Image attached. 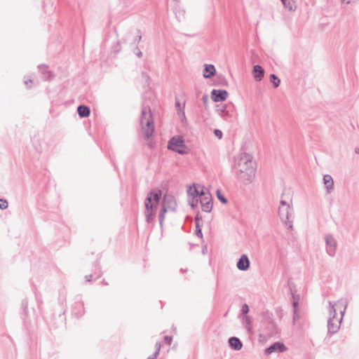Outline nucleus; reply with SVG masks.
<instances>
[{
	"label": "nucleus",
	"mask_w": 359,
	"mask_h": 359,
	"mask_svg": "<svg viewBox=\"0 0 359 359\" xmlns=\"http://www.w3.org/2000/svg\"><path fill=\"white\" fill-rule=\"evenodd\" d=\"M32 83V79H29V80H25V84L26 86H27V85H28V83Z\"/></svg>",
	"instance_id": "42"
},
{
	"label": "nucleus",
	"mask_w": 359,
	"mask_h": 359,
	"mask_svg": "<svg viewBox=\"0 0 359 359\" xmlns=\"http://www.w3.org/2000/svg\"><path fill=\"white\" fill-rule=\"evenodd\" d=\"M229 345L234 351H240L243 347L241 339L236 337H231L229 339Z\"/></svg>",
	"instance_id": "16"
},
{
	"label": "nucleus",
	"mask_w": 359,
	"mask_h": 359,
	"mask_svg": "<svg viewBox=\"0 0 359 359\" xmlns=\"http://www.w3.org/2000/svg\"><path fill=\"white\" fill-rule=\"evenodd\" d=\"M293 215L294 208L292 199L287 201L283 198V195H282L278 206V215L283 224L291 229L293 227Z\"/></svg>",
	"instance_id": "3"
},
{
	"label": "nucleus",
	"mask_w": 359,
	"mask_h": 359,
	"mask_svg": "<svg viewBox=\"0 0 359 359\" xmlns=\"http://www.w3.org/2000/svg\"><path fill=\"white\" fill-rule=\"evenodd\" d=\"M39 70L43 74V79L46 81H50L54 77L53 74L47 69V67L45 65H40L38 66Z\"/></svg>",
	"instance_id": "18"
},
{
	"label": "nucleus",
	"mask_w": 359,
	"mask_h": 359,
	"mask_svg": "<svg viewBox=\"0 0 359 359\" xmlns=\"http://www.w3.org/2000/svg\"><path fill=\"white\" fill-rule=\"evenodd\" d=\"M234 172L236 178L245 184H250L253 182L256 168L250 154L247 153L241 154L234 166Z\"/></svg>",
	"instance_id": "1"
},
{
	"label": "nucleus",
	"mask_w": 359,
	"mask_h": 359,
	"mask_svg": "<svg viewBox=\"0 0 359 359\" xmlns=\"http://www.w3.org/2000/svg\"><path fill=\"white\" fill-rule=\"evenodd\" d=\"M202 99H203V102L206 103L208 100V95H205L203 96Z\"/></svg>",
	"instance_id": "40"
},
{
	"label": "nucleus",
	"mask_w": 359,
	"mask_h": 359,
	"mask_svg": "<svg viewBox=\"0 0 359 359\" xmlns=\"http://www.w3.org/2000/svg\"><path fill=\"white\" fill-rule=\"evenodd\" d=\"M143 76H145V77H148V75L144 74V73H143Z\"/></svg>",
	"instance_id": "48"
},
{
	"label": "nucleus",
	"mask_w": 359,
	"mask_h": 359,
	"mask_svg": "<svg viewBox=\"0 0 359 359\" xmlns=\"http://www.w3.org/2000/svg\"><path fill=\"white\" fill-rule=\"evenodd\" d=\"M202 252H203V254H205V252H206V247H205V248H203Z\"/></svg>",
	"instance_id": "47"
},
{
	"label": "nucleus",
	"mask_w": 359,
	"mask_h": 359,
	"mask_svg": "<svg viewBox=\"0 0 359 359\" xmlns=\"http://www.w3.org/2000/svg\"><path fill=\"white\" fill-rule=\"evenodd\" d=\"M344 316H332L327 320L328 333L334 334L340 327Z\"/></svg>",
	"instance_id": "8"
},
{
	"label": "nucleus",
	"mask_w": 359,
	"mask_h": 359,
	"mask_svg": "<svg viewBox=\"0 0 359 359\" xmlns=\"http://www.w3.org/2000/svg\"><path fill=\"white\" fill-rule=\"evenodd\" d=\"M214 134L219 139H221L222 137V132L219 129H215L214 130Z\"/></svg>",
	"instance_id": "35"
},
{
	"label": "nucleus",
	"mask_w": 359,
	"mask_h": 359,
	"mask_svg": "<svg viewBox=\"0 0 359 359\" xmlns=\"http://www.w3.org/2000/svg\"><path fill=\"white\" fill-rule=\"evenodd\" d=\"M102 283L104 285H108V283H107V282H106L104 280H103L102 281Z\"/></svg>",
	"instance_id": "45"
},
{
	"label": "nucleus",
	"mask_w": 359,
	"mask_h": 359,
	"mask_svg": "<svg viewBox=\"0 0 359 359\" xmlns=\"http://www.w3.org/2000/svg\"><path fill=\"white\" fill-rule=\"evenodd\" d=\"M216 74V69L213 65H205L203 76L210 79Z\"/></svg>",
	"instance_id": "19"
},
{
	"label": "nucleus",
	"mask_w": 359,
	"mask_h": 359,
	"mask_svg": "<svg viewBox=\"0 0 359 359\" xmlns=\"http://www.w3.org/2000/svg\"><path fill=\"white\" fill-rule=\"evenodd\" d=\"M137 55L139 57H142V53L140 50H138V51H137Z\"/></svg>",
	"instance_id": "43"
},
{
	"label": "nucleus",
	"mask_w": 359,
	"mask_h": 359,
	"mask_svg": "<svg viewBox=\"0 0 359 359\" xmlns=\"http://www.w3.org/2000/svg\"><path fill=\"white\" fill-rule=\"evenodd\" d=\"M162 207L165 210H170L175 211L177 208V203L175 198L172 196L165 195L163 198Z\"/></svg>",
	"instance_id": "14"
},
{
	"label": "nucleus",
	"mask_w": 359,
	"mask_h": 359,
	"mask_svg": "<svg viewBox=\"0 0 359 359\" xmlns=\"http://www.w3.org/2000/svg\"><path fill=\"white\" fill-rule=\"evenodd\" d=\"M325 243L327 245V253L330 257H334L337 250V241L332 235H327L325 236Z\"/></svg>",
	"instance_id": "9"
},
{
	"label": "nucleus",
	"mask_w": 359,
	"mask_h": 359,
	"mask_svg": "<svg viewBox=\"0 0 359 359\" xmlns=\"http://www.w3.org/2000/svg\"><path fill=\"white\" fill-rule=\"evenodd\" d=\"M241 314H248V312H249V307H248V306L246 304H244L242 306V308L241 309Z\"/></svg>",
	"instance_id": "33"
},
{
	"label": "nucleus",
	"mask_w": 359,
	"mask_h": 359,
	"mask_svg": "<svg viewBox=\"0 0 359 359\" xmlns=\"http://www.w3.org/2000/svg\"><path fill=\"white\" fill-rule=\"evenodd\" d=\"M192 192L197 196L198 197L200 196V198L203 197L206 194H210V193L207 191H205V187H194V189H192Z\"/></svg>",
	"instance_id": "25"
},
{
	"label": "nucleus",
	"mask_w": 359,
	"mask_h": 359,
	"mask_svg": "<svg viewBox=\"0 0 359 359\" xmlns=\"http://www.w3.org/2000/svg\"><path fill=\"white\" fill-rule=\"evenodd\" d=\"M292 306L294 309V314H297L298 312V304L299 301L300 299V296L299 294H296L292 290Z\"/></svg>",
	"instance_id": "22"
},
{
	"label": "nucleus",
	"mask_w": 359,
	"mask_h": 359,
	"mask_svg": "<svg viewBox=\"0 0 359 359\" xmlns=\"http://www.w3.org/2000/svg\"><path fill=\"white\" fill-rule=\"evenodd\" d=\"M189 194L191 196H192V197L191 198H189V203L190 206L194 209L196 207H197V205L198 204L199 199H198V197L197 196H196L192 192V189L191 188L189 189Z\"/></svg>",
	"instance_id": "21"
},
{
	"label": "nucleus",
	"mask_w": 359,
	"mask_h": 359,
	"mask_svg": "<svg viewBox=\"0 0 359 359\" xmlns=\"http://www.w3.org/2000/svg\"><path fill=\"white\" fill-rule=\"evenodd\" d=\"M141 39H142L141 32L140 30H137V36H136L135 41L136 43H139L140 41L141 40Z\"/></svg>",
	"instance_id": "37"
},
{
	"label": "nucleus",
	"mask_w": 359,
	"mask_h": 359,
	"mask_svg": "<svg viewBox=\"0 0 359 359\" xmlns=\"http://www.w3.org/2000/svg\"><path fill=\"white\" fill-rule=\"evenodd\" d=\"M77 113L81 118H86L89 116L90 110L88 106L81 104L77 107Z\"/></svg>",
	"instance_id": "20"
},
{
	"label": "nucleus",
	"mask_w": 359,
	"mask_h": 359,
	"mask_svg": "<svg viewBox=\"0 0 359 359\" xmlns=\"http://www.w3.org/2000/svg\"><path fill=\"white\" fill-rule=\"evenodd\" d=\"M330 314H345L347 306H348V300L346 298H341L334 304H332L330 302Z\"/></svg>",
	"instance_id": "7"
},
{
	"label": "nucleus",
	"mask_w": 359,
	"mask_h": 359,
	"mask_svg": "<svg viewBox=\"0 0 359 359\" xmlns=\"http://www.w3.org/2000/svg\"><path fill=\"white\" fill-rule=\"evenodd\" d=\"M172 341V337L171 336H165L164 341L166 344L170 345Z\"/></svg>",
	"instance_id": "34"
},
{
	"label": "nucleus",
	"mask_w": 359,
	"mask_h": 359,
	"mask_svg": "<svg viewBox=\"0 0 359 359\" xmlns=\"http://www.w3.org/2000/svg\"><path fill=\"white\" fill-rule=\"evenodd\" d=\"M168 149L180 154H187L184 140L181 136H174L168 142Z\"/></svg>",
	"instance_id": "5"
},
{
	"label": "nucleus",
	"mask_w": 359,
	"mask_h": 359,
	"mask_svg": "<svg viewBox=\"0 0 359 359\" xmlns=\"http://www.w3.org/2000/svg\"><path fill=\"white\" fill-rule=\"evenodd\" d=\"M27 306V301H25V300H24V301L22 302V306L24 307V306Z\"/></svg>",
	"instance_id": "44"
},
{
	"label": "nucleus",
	"mask_w": 359,
	"mask_h": 359,
	"mask_svg": "<svg viewBox=\"0 0 359 359\" xmlns=\"http://www.w3.org/2000/svg\"><path fill=\"white\" fill-rule=\"evenodd\" d=\"M355 152L356 154H359V148H355Z\"/></svg>",
	"instance_id": "46"
},
{
	"label": "nucleus",
	"mask_w": 359,
	"mask_h": 359,
	"mask_svg": "<svg viewBox=\"0 0 359 359\" xmlns=\"http://www.w3.org/2000/svg\"><path fill=\"white\" fill-rule=\"evenodd\" d=\"M217 197L219 201H220L224 204L227 203L228 201L226 198L221 193V191L218 189L217 191Z\"/></svg>",
	"instance_id": "28"
},
{
	"label": "nucleus",
	"mask_w": 359,
	"mask_h": 359,
	"mask_svg": "<svg viewBox=\"0 0 359 359\" xmlns=\"http://www.w3.org/2000/svg\"><path fill=\"white\" fill-rule=\"evenodd\" d=\"M140 124L142 126L144 138L145 140H149L154 132L153 118L149 107H142L140 117Z\"/></svg>",
	"instance_id": "4"
},
{
	"label": "nucleus",
	"mask_w": 359,
	"mask_h": 359,
	"mask_svg": "<svg viewBox=\"0 0 359 359\" xmlns=\"http://www.w3.org/2000/svg\"><path fill=\"white\" fill-rule=\"evenodd\" d=\"M252 74L257 81H260L264 76V69L259 65L253 67Z\"/></svg>",
	"instance_id": "17"
},
{
	"label": "nucleus",
	"mask_w": 359,
	"mask_h": 359,
	"mask_svg": "<svg viewBox=\"0 0 359 359\" xmlns=\"http://www.w3.org/2000/svg\"><path fill=\"white\" fill-rule=\"evenodd\" d=\"M179 113H181L182 114V120L183 121L184 119H186V116H185V114H184V110L180 111Z\"/></svg>",
	"instance_id": "41"
},
{
	"label": "nucleus",
	"mask_w": 359,
	"mask_h": 359,
	"mask_svg": "<svg viewBox=\"0 0 359 359\" xmlns=\"http://www.w3.org/2000/svg\"><path fill=\"white\" fill-rule=\"evenodd\" d=\"M8 203L6 199L1 198L0 199V209L5 210L8 208Z\"/></svg>",
	"instance_id": "30"
},
{
	"label": "nucleus",
	"mask_w": 359,
	"mask_h": 359,
	"mask_svg": "<svg viewBox=\"0 0 359 359\" xmlns=\"http://www.w3.org/2000/svg\"><path fill=\"white\" fill-rule=\"evenodd\" d=\"M161 196V191L154 192L151 191L144 201V215L147 223H151L154 219L156 209Z\"/></svg>",
	"instance_id": "2"
},
{
	"label": "nucleus",
	"mask_w": 359,
	"mask_h": 359,
	"mask_svg": "<svg viewBox=\"0 0 359 359\" xmlns=\"http://www.w3.org/2000/svg\"><path fill=\"white\" fill-rule=\"evenodd\" d=\"M86 280L88 281V282H90L92 280V278H93V275L90 274V275H87L86 276Z\"/></svg>",
	"instance_id": "38"
},
{
	"label": "nucleus",
	"mask_w": 359,
	"mask_h": 359,
	"mask_svg": "<svg viewBox=\"0 0 359 359\" xmlns=\"http://www.w3.org/2000/svg\"><path fill=\"white\" fill-rule=\"evenodd\" d=\"M212 99L215 102L224 101L228 97L226 90L213 89L211 92Z\"/></svg>",
	"instance_id": "11"
},
{
	"label": "nucleus",
	"mask_w": 359,
	"mask_h": 359,
	"mask_svg": "<svg viewBox=\"0 0 359 359\" xmlns=\"http://www.w3.org/2000/svg\"><path fill=\"white\" fill-rule=\"evenodd\" d=\"M270 81L273 83L274 88L278 87L280 83V79L274 74L270 75Z\"/></svg>",
	"instance_id": "26"
},
{
	"label": "nucleus",
	"mask_w": 359,
	"mask_h": 359,
	"mask_svg": "<svg viewBox=\"0 0 359 359\" xmlns=\"http://www.w3.org/2000/svg\"><path fill=\"white\" fill-rule=\"evenodd\" d=\"M301 316H299V315H297V316H293V323L294 324L296 323L297 320H298L299 319Z\"/></svg>",
	"instance_id": "39"
},
{
	"label": "nucleus",
	"mask_w": 359,
	"mask_h": 359,
	"mask_svg": "<svg viewBox=\"0 0 359 359\" xmlns=\"http://www.w3.org/2000/svg\"><path fill=\"white\" fill-rule=\"evenodd\" d=\"M283 4L284 8L288 9L290 11H294L297 9V6L294 0H285Z\"/></svg>",
	"instance_id": "24"
},
{
	"label": "nucleus",
	"mask_w": 359,
	"mask_h": 359,
	"mask_svg": "<svg viewBox=\"0 0 359 359\" xmlns=\"http://www.w3.org/2000/svg\"><path fill=\"white\" fill-rule=\"evenodd\" d=\"M161 344L159 341H157L155 344V348H156V351L155 352L153 353V355L151 356H155V359H156L157 356L159 354V352H160V350H161Z\"/></svg>",
	"instance_id": "29"
},
{
	"label": "nucleus",
	"mask_w": 359,
	"mask_h": 359,
	"mask_svg": "<svg viewBox=\"0 0 359 359\" xmlns=\"http://www.w3.org/2000/svg\"><path fill=\"white\" fill-rule=\"evenodd\" d=\"M166 212H167V210H165V208L162 207V209L158 214V219H159V224H160L161 227L163 226V220L165 219V214Z\"/></svg>",
	"instance_id": "27"
},
{
	"label": "nucleus",
	"mask_w": 359,
	"mask_h": 359,
	"mask_svg": "<svg viewBox=\"0 0 359 359\" xmlns=\"http://www.w3.org/2000/svg\"><path fill=\"white\" fill-rule=\"evenodd\" d=\"M196 234L197 236L202 238L203 237V233L199 227L198 223V218L196 219Z\"/></svg>",
	"instance_id": "31"
},
{
	"label": "nucleus",
	"mask_w": 359,
	"mask_h": 359,
	"mask_svg": "<svg viewBox=\"0 0 359 359\" xmlns=\"http://www.w3.org/2000/svg\"><path fill=\"white\" fill-rule=\"evenodd\" d=\"M241 322L243 326L246 328V330L250 332L252 331V327L250 326L251 319L250 316H241Z\"/></svg>",
	"instance_id": "23"
},
{
	"label": "nucleus",
	"mask_w": 359,
	"mask_h": 359,
	"mask_svg": "<svg viewBox=\"0 0 359 359\" xmlns=\"http://www.w3.org/2000/svg\"><path fill=\"white\" fill-rule=\"evenodd\" d=\"M175 2H179L180 0H174Z\"/></svg>",
	"instance_id": "49"
},
{
	"label": "nucleus",
	"mask_w": 359,
	"mask_h": 359,
	"mask_svg": "<svg viewBox=\"0 0 359 359\" xmlns=\"http://www.w3.org/2000/svg\"><path fill=\"white\" fill-rule=\"evenodd\" d=\"M175 107H176V109L178 111V112L182 111V108L181 107V104L179 101H176L175 102Z\"/></svg>",
	"instance_id": "36"
},
{
	"label": "nucleus",
	"mask_w": 359,
	"mask_h": 359,
	"mask_svg": "<svg viewBox=\"0 0 359 359\" xmlns=\"http://www.w3.org/2000/svg\"><path fill=\"white\" fill-rule=\"evenodd\" d=\"M287 350V347L283 342L276 341L265 349V354L270 355L273 353H283Z\"/></svg>",
	"instance_id": "10"
},
{
	"label": "nucleus",
	"mask_w": 359,
	"mask_h": 359,
	"mask_svg": "<svg viewBox=\"0 0 359 359\" xmlns=\"http://www.w3.org/2000/svg\"><path fill=\"white\" fill-rule=\"evenodd\" d=\"M262 327L266 331L269 337L276 335L279 332V328L274 320L268 316L262 322Z\"/></svg>",
	"instance_id": "6"
},
{
	"label": "nucleus",
	"mask_w": 359,
	"mask_h": 359,
	"mask_svg": "<svg viewBox=\"0 0 359 359\" xmlns=\"http://www.w3.org/2000/svg\"><path fill=\"white\" fill-rule=\"evenodd\" d=\"M323 183L325 186L326 194H330L334 189V180L330 175L326 174L323 176Z\"/></svg>",
	"instance_id": "15"
},
{
	"label": "nucleus",
	"mask_w": 359,
	"mask_h": 359,
	"mask_svg": "<svg viewBox=\"0 0 359 359\" xmlns=\"http://www.w3.org/2000/svg\"><path fill=\"white\" fill-rule=\"evenodd\" d=\"M95 267V275H96L97 278H98L102 276L101 269L98 264H96Z\"/></svg>",
	"instance_id": "32"
},
{
	"label": "nucleus",
	"mask_w": 359,
	"mask_h": 359,
	"mask_svg": "<svg viewBox=\"0 0 359 359\" xmlns=\"http://www.w3.org/2000/svg\"><path fill=\"white\" fill-rule=\"evenodd\" d=\"M250 266V262L247 255L243 254L241 256L236 264V267L240 271H247Z\"/></svg>",
	"instance_id": "13"
},
{
	"label": "nucleus",
	"mask_w": 359,
	"mask_h": 359,
	"mask_svg": "<svg viewBox=\"0 0 359 359\" xmlns=\"http://www.w3.org/2000/svg\"><path fill=\"white\" fill-rule=\"evenodd\" d=\"M200 203L203 211L209 212L212 209V202L211 194H206L203 197L200 198Z\"/></svg>",
	"instance_id": "12"
}]
</instances>
